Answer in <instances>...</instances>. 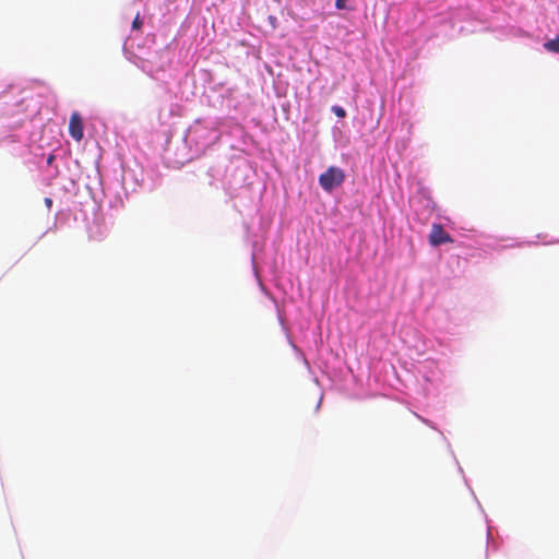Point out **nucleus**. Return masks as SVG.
<instances>
[{"mask_svg":"<svg viewBox=\"0 0 559 559\" xmlns=\"http://www.w3.org/2000/svg\"><path fill=\"white\" fill-rule=\"evenodd\" d=\"M143 25V22L140 17V14L138 13L136 16L134 17L133 22H132V28L133 29H141Z\"/></svg>","mask_w":559,"mask_h":559,"instance_id":"nucleus-6","label":"nucleus"},{"mask_svg":"<svg viewBox=\"0 0 559 559\" xmlns=\"http://www.w3.org/2000/svg\"><path fill=\"white\" fill-rule=\"evenodd\" d=\"M346 1L347 0H336L335 1V8L338 9V10L346 9Z\"/></svg>","mask_w":559,"mask_h":559,"instance_id":"nucleus-7","label":"nucleus"},{"mask_svg":"<svg viewBox=\"0 0 559 559\" xmlns=\"http://www.w3.org/2000/svg\"><path fill=\"white\" fill-rule=\"evenodd\" d=\"M429 242L432 246H440L442 243L453 242V239L441 224H433L429 235Z\"/></svg>","mask_w":559,"mask_h":559,"instance_id":"nucleus-2","label":"nucleus"},{"mask_svg":"<svg viewBox=\"0 0 559 559\" xmlns=\"http://www.w3.org/2000/svg\"><path fill=\"white\" fill-rule=\"evenodd\" d=\"M345 180V174L343 169L334 166H330L323 174L319 176V183L321 188L331 192L336 187L341 186Z\"/></svg>","mask_w":559,"mask_h":559,"instance_id":"nucleus-1","label":"nucleus"},{"mask_svg":"<svg viewBox=\"0 0 559 559\" xmlns=\"http://www.w3.org/2000/svg\"><path fill=\"white\" fill-rule=\"evenodd\" d=\"M332 111L338 117L344 118L346 116V111L343 107L340 106H333Z\"/></svg>","mask_w":559,"mask_h":559,"instance_id":"nucleus-5","label":"nucleus"},{"mask_svg":"<svg viewBox=\"0 0 559 559\" xmlns=\"http://www.w3.org/2000/svg\"><path fill=\"white\" fill-rule=\"evenodd\" d=\"M46 204H51V200L50 199H46Z\"/></svg>","mask_w":559,"mask_h":559,"instance_id":"nucleus-9","label":"nucleus"},{"mask_svg":"<svg viewBox=\"0 0 559 559\" xmlns=\"http://www.w3.org/2000/svg\"><path fill=\"white\" fill-rule=\"evenodd\" d=\"M544 48L549 52L559 53V34L556 38L546 41Z\"/></svg>","mask_w":559,"mask_h":559,"instance_id":"nucleus-4","label":"nucleus"},{"mask_svg":"<svg viewBox=\"0 0 559 559\" xmlns=\"http://www.w3.org/2000/svg\"><path fill=\"white\" fill-rule=\"evenodd\" d=\"M52 159H53V156H52V155H50V156L48 157V160H47V162H48V164H51Z\"/></svg>","mask_w":559,"mask_h":559,"instance_id":"nucleus-8","label":"nucleus"},{"mask_svg":"<svg viewBox=\"0 0 559 559\" xmlns=\"http://www.w3.org/2000/svg\"><path fill=\"white\" fill-rule=\"evenodd\" d=\"M69 133L78 142L83 139V121L78 111L71 114L69 121Z\"/></svg>","mask_w":559,"mask_h":559,"instance_id":"nucleus-3","label":"nucleus"}]
</instances>
